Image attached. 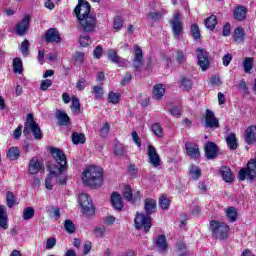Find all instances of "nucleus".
Masks as SVG:
<instances>
[{
    "mask_svg": "<svg viewBox=\"0 0 256 256\" xmlns=\"http://www.w3.org/2000/svg\"><path fill=\"white\" fill-rule=\"evenodd\" d=\"M50 153L58 165L54 168V171H56L55 182L65 185L67 183V175H65L67 171V156L63 150L56 147H52Z\"/></svg>",
    "mask_w": 256,
    "mask_h": 256,
    "instance_id": "nucleus-1",
    "label": "nucleus"
},
{
    "mask_svg": "<svg viewBox=\"0 0 256 256\" xmlns=\"http://www.w3.org/2000/svg\"><path fill=\"white\" fill-rule=\"evenodd\" d=\"M82 181L88 187H94L95 189L101 187L103 185V169L97 166L87 167L82 172Z\"/></svg>",
    "mask_w": 256,
    "mask_h": 256,
    "instance_id": "nucleus-2",
    "label": "nucleus"
},
{
    "mask_svg": "<svg viewBox=\"0 0 256 256\" xmlns=\"http://www.w3.org/2000/svg\"><path fill=\"white\" fill-rule=\"evenodd\" d=\"M24 135H33L34 139L37 141L43 139V131H41V127H39V124L35 122V117L33 114H28L26 122L24 124Z\"/></svg>",
    "mask_w": 256,
    "mask_h": 256,
    "instance_id": "nucleus-3",
    "label": "nucleus"
},
{
    "mask_svg": "<svg viewBox=\"0 0 256 256\" xmlns=\"http://www.w3.org/2000/svg\"><path fill=\"white\" fill-rule=\"evenodd\" d=\"M209 230L211 231L215 239L223 241L227 239L229 235V226L225 222H220L217 220H211Z\"/></svg>",
    "mask_w": 256,
    "mask_h": 256,
    "instance_id": "nucleus-4",
    "label": "nucleus"
},
{
    "mask_svg": "<svg viewBox=\"0 0 256 256\" xmlns=\"http://www.w3.org/2000/svg\"><path fill=\"white\" fill-rule=\"evenodd\" d=\"M97 27V17L95 15L86 16L78 20V29L84 33H93Z\"/></svg>",
    "mask_w": 256,
    "mask_h": 256,
    "instance_id": "nucleus-5",
    "label": "nucleus"
},
{
    "mask_svg": "<svg viewBox=\"0 0 256 256\" xmlns=\"http://www.w3.org/2000/svg\"><path fill=\"white\" fill-rule=\"evenodd\" d=\"M78 203L82 209L84 217H93V215H95V208L93 207V202L91 201V198H89V195L80 194Z\"/></svg>",
    "mask_w": 256,
    "mask_h": 256,
    "instance_id": "nucleus-6",
    "label": "nucleus"
},
{
    "mask_svg": "<svg viewBox=\"0 0 256 256\" xmlns=\"http://www.w3.org/2000/svg\"><path fill=\"white\" fill-rule=\"evenodd\" d=\"M136 229H144L145 233H149L151 229V216L149 214L137 213L134 219Z\"/></svg>",
    "mask_w": 256,
    "mask_h": 256,
    "instance_id": "nucleus-7",
    "label": "nucleus"
},
{
    "mask_svg": "<svg viewBox=\"0 0 256 256\" xmlns=\"http://www.w3.org/2000/svg\"><path fill=\"white\" fill-rule=\"evenodd\" d=\"M74 13L78 19H85V17H89L91 14V4L85 0H79L78 5L74 9Z\"/></svg>",
    "mask_w": 256,
    "mask_h": 256,
    "instance_id": "nucleus-8",
    "label": "nucleus"
},
{
    "mask_svg": "<svg viewBox=\"0 0 256 256\" xmlns=\"http://www.w3.org/2000/svg\"><path fill=\"white\" fill-rule=\"evenodd\" d=\"M170 25L175 39L179 40L181 33H183V22L181 21V13L175 12L173 18L170 20Z\"/></svg>",
    "mask_w": 256,
    "mask_h": 256,
    "instance_id": "nucleus-9",
    "label": "nucleus"
},
{
    "mask_svg": "<svg viewBox=\"0 0 256 256\" xmlns=\"http://www.w3.org/2000/svg\"><path fill=\"white\" fill-rule=\"evenodd\" d=\"M196 55L199 67H201L202 71H207V69L209 68V55H207V51L198 48L196 50Z\"/></svg>",
    "mask_w": 256,
    "mask_h": 256,
    "instance_id": "nucleus-10",
    "label": "nucleus"
},
{
    "mask_svg": "<svg viewBox=\"0 0 256 256\" xmlns=\"http://www.w3.org/2000/svg\"><path fill=\"white\" fill-rule=\"evenodd\" d=\"M134 59L132 61V65L136 71H140L141 67H143V50L139 45H134Z\"/></svg>",
    "mask_w": 256,
    "mask_h": 256,
    "instance_id": "nucleus-11",
    "label": "nucleus"
},
{
    "mask_svg": "<svg viewBox=\"0 0 256 256\" xmlns=\"http://www.w3.org/2000/svg\"><path fill=\"white\" fill-rule=\"evenodd\" d=\"M186 155L190 157V159L197 160L201 157V151L199 150V145L194 142H186L185 143Z\"/></svg>",
    "mask_w": 256,
    "mask_h": 256,
    "instance_id": "nucleus-12",
    "label": "nucleus"
},
{
    "mask_svg": "<svg viewBox=\"0 0 256 256\" xmlns=\"http://www.w3.org/2000/svg\"><path fill=\"white\" fill-rule=\"evenodd\" d=\"M205 127L208 129H219V119L215 117V113L212 110H206Z\"/></svg>",
    "mask_w": 256,
    "mask_h": 256,
    "instance_id": "nucleus-13",
    "label": "nucleus"
},
{
    "mask_svg": "<svg viewBox=\"0 0 256 256\" xmlns=\"http://www.w3.org/2000/svg\"><path fill=\"white\" fill-rule=\"evenodd\" d=\"M46 43H61V34L57 28H50L46 31L44 36Z\"/></svg>",
    "mask_w": 256,
    "mask_h": 256,
    "instance_id": "nucleus-14",
    "label": "nucleus"
},
{
    "mask_svg": "<svg viewBox=\"0 0 256 256\" xmlns=\"http://www.w3.org/2000/svg\"><path fill=\"white\" fill-rule=\"evenodd\" d=\"M147 155L150 164L153 165V167H159V165H161V157H159V154L157 153L155 146L148 144Z\"/></svg>",
    "mask_w": 256,
    "mask_h": 256,
    "instance_id": "nucleus-15",
    "label": "nucleus"
},
{
    "mask_svg": "<svg viewBox=\"0 0 256 256\" xmlns=\"http://www.w3.org/2000/svg\"><path fill=\"white\" fill-rule=\"evenodd\" d=\"M29 23H31V17H29V15L24 16L22 21L19 22L15 27L17 35H25V33H27V29H29Z\"/></svg>",
    "mask_w": 256,
    "mask_h": 256,
    "instance_id": "nucleus-16",
    "label": "nucleus"
},
{
    "mask_svg": "<svg viewBox=\"0 0 256 256\" xmlns=\"http://www.w3.org/2000/svg\"><path fill=\"white\" fill-rule=\"evenodd\" d=\"M219 153V147L214 142H207L205 146V155L207 159H215Z\"/></svg>",
    "mask_w": 256,
    "mask_h": 256,
    "instance_id": "nucleus-17",
    "label": "nucleus"
},
{
    "mask_svg": "<svg viewBox=\"0 0 256 256\" xmlns=\"http://www.w3.org/2000/svg\"><path fill=\"white\" fill-rule=\"evenodd\" d=\"M219 174L226 183H233L235 180V175H233V172L229 166H221L219 169Z\"/></svg>",
    "mask_w": 256,
    "mask_h": 256,
    "instance_id": "nucleus-18",
    "label": "nucleus"
},
{
    "mask_svg": "<svg viewBox=\"0 0 256 256\" xmlns=\"http://www.w3.org/2000/svg\"><path fill=\"white\" fill-rule=\"evenodd\" d=\"M42 169L43 166H41L39 159H37V157L31 158L28 165V173H30V175H37V173H39V171Z\"/></svg>",
    "mask_w": 256,
    "mask_h": 256,
    "instance_id": "nucleus-19",
    "label": "nucleus"
},
{
    "mask_svg": "<svg viewBox=\"0 0 256 256\" xmlns=\"http://www.w3.org/2000/svg\"><path fill=\"white\" fill-rule=\"evenodd\" d=\"M247 145H253L256 141V126H249L244 136Z\"/></svg>",
    "mask_w": 256,
    "mask_h": 256,
    "instance_id": "nucleus-20",
    "label": "nucleus"
},
{
    "mask_svg": "<svg viewBox=\"0 0 256 256\" xmlns=\"http://www.w3.org/2000/svg\"><path fill=\"white\" fill-rule=\"evenodd\" d=\"M144 210L146 212V215H153L157 211V201L151 198H147L144 201Z\"/></svg>",
    "mask_w": 256,
    "mask_h": 256,
    "instance_id": "nucleus-21",
    "label": "nucleus"
},
{
    "mask_svg": "<svg viewBox=\"0 0 256 256\" xmlns=\"http://www.w3.org/2000/svg\"><path fill=\"white\" fill-rule=\"evenodd\" d=\"M56 119L58 121V125L63 127H67V125H69V123L71 122V118H69V115H67V113L62 110L56 111Z\"/></svg>",
    "mask_w": 256,
    "mask_h": 256,
    "instance_id": "nucleus-22",
    "label": "nucleus"
},
{
    "mask_svg": "<svg viewBox=\"0 0 256 256\" xmlns=\"http://www.w3.org/2000/svg\"><path fill=\"white\" fill-rule=\"evenodd\" d=\"M112 207L117 211H121L123 209V198L117 192H114L111 196Z\"/></svg>",
    "mask_w": 256,
    "mask_h": 256,
    "instance_id": "nucleus-23",
    "label": "nucleus"
},
{
    "mask_svg": "<svg viewBox=\"0 0 256 256\" xmlns=\"http://www.w3.org/2000/svg\"><path fill=\"white\" fill-rule=\"evenodd\" d=\"M49 169H50V173L45 179V186H46V189H48L49 191H52L53 183H55V177H57V170H55V168H49Z\"/></svg>",
    "mask_w": 256,
    "mask_h": 256,
    "instance_id": "nucleus-24",
    "label": "nucleus"
},
{
    "mask_svg": "<svg viewBox=\"0 0 256 256\" xmlns=\"http://www.w3.org/2000/svg\"><path fill=\"white\" fill-rule=\"evenodd\" d=\"M247 17V8L244 6H238L234 9V19L236 21H245Z\"/></svg>",
    "mask_w": 256,
    "mask_h": 256,
    "instance_id": "nucleus-25",
    "label": "nucleus"
},
{
    "mask_svg": "<svg viewBox=\"0 0 256 256\" xmlns=\"http://www.w3.org/2000/svg\"><path fill=\"white\" fill-rule=\"evenodd\" d=\"M165 95V87L163 84H156L153 88V99L156 101H161Z\"/></svg>",
    "mask_w": 256,
    "mask_h": 256,
    "instance_id": "nucleus-26",
    "label": "nucleus"
},
{
    "mask_svg": "<svg viewBox=\"0 0 256 256\" xmlns=\"http://www.w3.org/2000/svg\"><path fill=\"white\" fill-rule=\"evenodd\" d=\"M233 40L236 43H243L245 41V29L243 27H237L234 30Z\"/></svg>",
    "mask_w": 256,
    "mask_h": 256,
    "instance_id": "nucleus-27",
    "label": "nucleus"
},
{
    "mask_svg": "<svg viewBox=\"0 0 256 256\" xmlns=\"http://www.w3.org/2000/svg\"><path fill=\"white\" fill-rule=\"evenodd\" d=\"M6 156L10 161H17L21 157V150L18 147H11Z\"/></svg>",
    "mask_w": 256,
    "mask_h": 256,
    "instance_id": "nucleus-28",
    "label": "nucleus"
},
{
    "mask_svg": "<svg viewBox=\"0 0 256 256\" xmlns=\"http://www.w3.org/2000/svg\"><path fill=\"white\" fill-rule=\"evenodd\" d=\"M7 210L5 209V206L0 205V227L1 229H7Z\"/></svg>",
    "mask_w": 256,
    "mask_h": 256,
    "instance_id": "nucleus-29",
    "label": "nucleus"
},
{
    "mask_svg": "<svg viewBox=\"0 0 256 256\" xmlns=\"http://www.w3.org/2000/svg\"><path fill=\"white\" fill-rule=\"evenodd\" d=\"M226 143L232 151H235L237 149V136H235V133H231L226 137Z\"/></svg>",
    "mask_w": 256,
    "mask_h": 256,
    "instance_id": "nucleus-30",
    "label": "nucleus"
},
{
    "mask_svg": "<svg viewBox=\"0 0 256 256\" xmlns=\"http://www.w3.org/2000/svg\"><path fill=\"white\" fill-rule=\"evenodd\" d=\"M156 246L161 252L167 251V238L165 237V235H159L157 237Z\"/></svg>",
    "mask_w": 256,
    "mask_h": 256,
    "instance_id": "nucleus-31",
    "label": "nucleus"
},
{
    "mask_svg": "<svg viewBox=\"0 0 256 256\" xmlns=\"http://www.w3.org/2000/svg\"><path fill=\"white\" fill-rule=\"evenodd\" d=\"M70 109L76 115H79V113H81V102L79 101V98H77V96L72 97V104L70 106Z\"/></svg>",
    "mask_w": 256,
    "mask_h": 256,
    "instance_id": "nucleus-32",
    "label": "nucleus"
},
{
    "mask_svg": "<svg viewBox=\"0 0 256 256\" xmlns=\"http://www.w3.org/2000/svg\"><path fill=\"white\" fill-rule=\"evenodd\" d=\"M180 87L183 89V91H191L193 82L187 77H182L180 80Z\"/></svg>",
    "mask_w": 256,
    "mask_h": 256,
    "instance_id": "nucleus-33",
    "label": "nucleus"
},
{
    "mask_svg": "<svg viewBox=\"0 0 256 256\" xmlns=\"http://www.w3.org/2000/svg\"><path fill=\"white\" fill-rule=\"evenodd\" d=\"M225 213L230 223L237 221V209H235V207H228Z\"/></svg>",
    "mask_w": 256,
    "mask_h": 256,
    "instance_id": "nucleus-34",
    "label": "nucleus"
},
{
    "mask_svg": "<svg viewBox=\"0 0 256 256\" xmlns=\"http://www.w3.org/2000/svg\"><path fill=\"white\" fill-rule=\"evenodd\" d=\"M72 143H74V145H83V143H85V134L78 132L72 133Z\"/></svg>",
    "mask_w": 256,
    "mask_h": 256,
    "instance_id": "nucleus-35",
    "label": "nucleus"
},
{
    "mask_svg": "<svg viewBox=\"0 0 256 256\" xmlns=\"http://www.w3.org/2000/svg\"><path fill=\"white\" fill-rule=\"evenodd\" d=\"M151 129H152V133H154L156 137L163 139V137L165 136V134L163 133V127L161 126V124L154 123L152 124Z\"/></svg>",
    "mask_w": 256,
    "mask_h": 256,
    "instance_id": "nucleus-36",
    "label": "nucleus"
},
{
    "mask_svg": "<svg viewBox=\"0 0 256 256\" xmlns=\"http://www.w3.org/2000/svg\"><path fill=\"white\" fill-rule=\"evenodd\" d=\"M108 59L112 62L115 63L116 65H119L121 63V58L117 55V51L114 49H109L107 51Z\"/></svg>",
    "mask_w": 256,
    "mask_h": 256,
    "instance_id": "nucleus-37",
    "label": "nucleus"
},
{
    "mask_svg": "<svg viewBox=\"0 0 256 256\" xmlns=\"http://www.w3.org/2000/svg\"><path fill=\"white\" fill-rule=\"evenodd\" d=\"M92 93L94 94L95 101L103 99V86H92Z\"/></svg>",
    "mask_w": 256,
    "mask_h": 256,
    "instance_id": "nucleus-38",
    "label": "nucleus"
},
{
    "mask_svg": "<svg viewBox=\"0 0 256 256\" xmlns=\"http://www.w3.org/2000/svg\"><path fill=\"white\" fill-rule=\"evenodd\" d=\"M215 25H217V16L211 15L205 20V26L207 29H210V31L215 29Z\"/></svg>",
    "mask_w": 256,
    "mask_h": 256,
    "instance_id": "nucleus-39",
    "label": "nucleus"
},
{
    "mask_svg": "<svg viewBox=\"0 0 256 256\" xmlns=\"http://www.w3.org/2000/svg\"><path fill=\"white\" fill-rule=\"evenodd\" d=\"M13 70L14 73H23V61L21 58H14L13 60Z\"/></svg>",
    "mask_w": 256,
    "mask_h": 256,
    "instance_id": "nucleus-40",
    "label": "nucleus"
},
{
    "mask_svg": "<svg viewBox=\"0 0 256 256\" xmlns=\"http://www.w3.org/2000/svg\"><path fill=\"white\" fill-rule=\"evenodd\" d=\"M175 253L177 256H189V252H187V246H185L183 243L177 244Z\"/></svg>",
    "mask_w": 256,
    "mask_h": 256,
    "instance_id": "nucleus-41",
    "label": "nucleus"
},
{
    "mask_svg": "<svg viewBox=\"0 0 256 256\" xmlns=\"http://www.w3.org/2000/svg\"><path fill=\"white\" fill-rule=\"evenodd\" d=\"M34 216H35V209H33V207H27L24 209L23 215H22L24 221H29V219H33Z\"/></svg>",
    "mask_w": 256,
    "mask_h": 256,
    "instance_id": "nucleus-42",
    "label": "nucleus"
},
{
    "mask_svg": "<svg viewBox=\"0 0 256 256\" xmlns=\"http://www.w3.org/2000/svg\"><path fill=\"white\" fill-rule=\"evenodd\" d=\"M244 73H251V69H253V58L246 57L243 62Z\"/></svg>",
    "mask_w": 256,
    "mask_h": 256,
    "instance_id": "nucleus-43",
    "label": "nucleus"
},
{
    "mask_svg": "<svg viewBox=\"0 0 256 256\" xmlns=\"http://www.w3.org/2000/svg\"><path fill=\"white\" fill-rule=\"evenodd\" d=\"M190 177L194 181H197V179H199V177H201V170H200V168L197 167V166H191V168H190Z\"/></svg>",
    "mask_w": 256,
    "mask_h": 256,
    "instance_id": "nucleus-44",
    "label": "nucleus"
},
{
    "mask_svg": "<svg viewBox=\"0 0 256 256\" xmlns=\"http://www.w3.org/2000/svg\"><path fill=\"white\" fill-rule=\"evenodd\" d=\"M159 205L161 209L167 210L169 209V206L171 205V200L167 198V196H161L159 199Z\"/></svg>",
    "mask_w": 256,
    "mask_h": 256,
    "instance_id": "nucleus-45",
    "label": "nucleus"
},
{
    "mask_svg": "<svg viewBox=\"0 0 256 256\" xmlns=\"http://www.w3.org/2000/svg\"><path fill=\"white\" fill-rule=\"evenodd\" d=\"M6 205L10 209L15 205V194H13L11 191H8L6 194Z\"/></svg>",
    "mask_w": 256,
    "mask_h": 256,
    "instance_id": "nucleus-46",
    "label": "nucleus"
},
{
    "mask_svg": "<svg viewBox=\"0 0 256 256\" xmlns=\"http://www.w3.org/2000/svg\"><path fill=\"white\" fill-rule=\"evenodd\" d=\"M191 34L196 41H199V39H201V31L199 30V26L197 24H192Z\"/></svg>",
    "mask_w": 256,
    "mask_h": 256,
    "instance_id": "nucleus-47",
    "label": "nucleus"
},
{
    "mask_svg": "<svg viewBox=\"0 0 256 256\" xmlns=\"http://www.w3.org/2000/svg\"><path fill=\"white\" fill-rule=\"evenodd\" d=\"M123 197L126 201H133V190H131L130 186L124 187Z\"/></svg>",
    "mask_w": 256,
    "mask_h": 256,
    "instance_id": "nucleus-48",
    "label": "nucleus"
},
{
    "mask_svg": "<svg viewBox=\"0 0 256 256\" xmlns=\"http://www.w3.org/2000/svg\"><path fill=\"white\" fill-rule=\"evenodd\" d=\"M79 44L81 45V47H87V45H91V36L80 35Z\"/></svg>",
    "mask_w": 256,
    "mask_h": 256,
    "instance_id": "nucleus-49",
    "label": "nucleus"
},
{
    "mask_svg": "<svg viewBox=\"0 0 256 256\" xmlns=\"http://www.w3.org/2000/svg\"><path fill=\"white\" fill-rule=\"evenodd\" d=\"M64 228L67 231V233H70V234L75 233V224L71 220H65Z\"/></svg>",
    "mask_w": 256,
    "mask_h": 256,
    "instance_id": "nucleus-50",
    "label": "nucleus"
},
{
    "mask_svg": "<svg viewBox=\"0 0 256 256\" xmlns=\"http://www.w3.org/2000/svg\"><path fill=\"white\" fill-rule=\"evenodd\" d=\"M120 98H121V96L115 92H110L108 94V101H109V103H112L113 105H117V103H119Z\"/></svg>",
    "mask_w": 256,
    "mask_h": 256,
    "instance_id": "nucleus-51",
    "label": "nucleus"
},
{
    "mask_svg": "<svg viewBox=\"0 0 256 256\" xmlns=\"http://www.w3.org/2000/svg\"><path fill=\"white\" fill-rule=\"evenodd\" d=\"M114 153L115 155H118L119 157L125 155V147H123V144L116 143L114 147Z\"/></svg>",
    "mask_w": 256,
    "mask_h": 256,
    "instance_id": "nucleus-52",
    "label": "nucleus"
},
{
    "mask_svg": "<svg viewBox=\"0 0 256 256\" xmlns=\"http://www.w3.org/2000/svg\"><path fill=\"white\" fill-rule=\"evenodd\" d=\"M20 51H21L22 55H24L25 57H27V55H29V40L26 39L22 42Z\"/></svg>",
    "mask_w": 256,
    "mask_h": 256,
    "instance_id": "nucleus-53",
    "label": "nucleus"
},
{
    "mask_svg": "<svg viewBox=\"0 0 256 256\" xmlns=\"http://www.w3.org/2000/svg\"><path fill=\"white\" fill-rule=\"evenodd\" d=\"M122 27H123V18H121V16H116L114 18V29L116 31H120Z\"/></svg>",
    "mask_w": 256,
    "mask_h": 256,
    "instance_id": "nucleus-54",
    "label": "nucleus"
},
{
    "mask_svg": "<svg viewBox=\"0 0 256 256\" xmlns=\"http://www.w3.org/2000/svg\"><path fill=\"white\" fill-rule=\"evenodd\" d=\"M111 129V126L106 122L100 129V137H107L109 135V131Z\"/></svg>",
    "mask_w": 256,
    "mask_h": 256,
    "instance_id": "nucleus-55",
    "label": "nucleus"
},
{
    "mask_svg": "<svg viewBox=\"0 0 256 256\" xmlns=\"http://www.w3.org/2000/svg\"><path fill=\"white\" fill-rule=\"evenodd\" d=\"M231 61H233V55H231V53L225 54L222 58V63L224 67H229Z\"/></svg>",
    "mask_w": 256,
    "mask_h": 256,
    "instance_id": "nucleus-56",
    "label": "nucleus"
},
{
    "mask_svg": "<svg viewBox=\"0 0 256 256\" xmlns=\"http://www.w3.org/2000/svg\"><path fill=\"white\" fill-rule=\"evenodd\" d=\"M106 231H107V228H105V226H100L94 229V234L96 237H103Z\"/></svg>",
    "mask_w": 256,
    "mask_h": 256,
    "instance_id": "nucleus-57",
    "label": "nucleus"
},
{
    "mask_svg": "<svg viewBox=\"0 0 256 256\" xmlns=\"http://www.w3.org/2000/svg\"><path fill=\"white\" fill-rule=\"evenodd\" d=\"M51 85H53V81L46 79L41 82L40 89L42 91H47L49 89V87H51Z\"/></svg>",
    "mask_w": 256,
    "mask_h": 256,
    "instance_id": "nucleus-58",
    "label": "nucleus"
},
{
    "mask_svg": "<svg viewBox=\"0 0 256 256\" xmlns=\"http://www.w3.org/2000/svg\"><path fill=\"white\" fill-rule=\"evenodd\" d=\"M86 82L87 81L85 80V78H80L78 80V82L76 83V89L78 91H83L85 89V87H86V85H85Z\"/></svg>",
    "mask_w": 256,
    "mask_h": 256,
    "instance_id": "nucleus-59",
    "label": "nucleus"
},
{
    "mask_svg": "<svg viewBox=\"0 0 256 256\" xmlns=\"http://www.w3.org/2000/svg\"><path fill=\"white\" fill-rule=\"evenodd\" d=\"M74 59L76 63H83L85 59V53L83 52H76L74 55Z\"/></svg>",
    "mask_w": 256,
    "mask_h": 256,
    "instance_id": "nucleus-60",
    "label": "nucleus"
},
{
    "mask_svg": "<svg viewBox=\"0 0 256 256\" xmlns=\"http://www.w3.org/2000/svg\"><path fill=\"white\" fill-rule=\"evenodd\" d=\"M176 61L177 63H185L187 61V58L185 57V53L181 51H177V56H176Z\"/></svg>",
    "mask_w": 256,
    "mask_h": 256,
    "instance_id": "nucleus-61",
    "label": "nucleus"
},
{
    "mask_svg": "<svg viewBox=\"0 0 256 256\" xmlns=\"http://www.w3.org/2000/svg\"><path fill=\"white\" fill-rule=\"evenodd\" d=\"M210 83L211 85H216L217 87H219V85H221L223 82H221V77H219V75H214L210 79Z\"/></svg>",
    "mask_w": 256,
    "mask_h": 256,
    "instance_id": "nucleus-62",
    "label": "nucleus"
},
{
    "mask_svg": "<svg viewBox=\"0 0 256 256\" xmlns=\"http://www.w3.org/2000/svg\"><path fill=\"white\" fill-rule=\"evenodd\" d=\"M50 217H54L56 220L61 217V211L57 207H52V214H50Z\"/></svg>",
    "mask_w": 256,
    "mask_h": 256,
    "instance_id": "nucleus-63",
    "label": "nucleus"
},
{
    "mask_svg": "<svg viewBox=\"0 0 256 256\" xmlns=\"http://www.w3.org/2000/svg\"><path fill=\"white\" fill-rule=\"evenodd\" d=\"M102 55H103V48L101 46H97L94 50V57L96 59H101Z\"/></svg>",
    "mask_w": 256,
    "mask_h": 256,
    "instance_id": "nucleus-64",
    "label": "nucleus"
}]
</instances>
